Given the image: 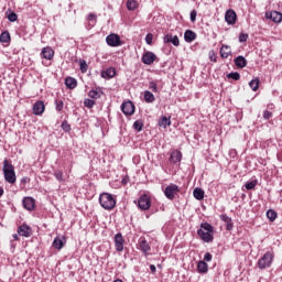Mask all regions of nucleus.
<instances>
[{
	"instance_id": "1",
	"label": "nucleus",
	"mask_w": 282,
	"mask_h": 282,
	"mask_svg": "<svg viewBox=\"0 0 282 282\" xmlns=\"http://www.w3.org/2000/svg\"><path fill=\"white\" fill-rule=\"evenodd\" d=\"M197 235L204 243H213L215 239V228L209 223H202Z\"/></svg>"
},
{
	"instance_id": "2",
	"label": "nucleus",
	"mask_w": 282,
	"mask_h": 282,
	"mask_svg": "<svg viewBox=\"0 0 282 282\" xmlns=\"http://www.w3.org/2000/svg\"><path fill=\"white\" fill-rule=\"evenodd\" d=\"M2 171L6 182H8L9 184L17 183V172H14V165H12V162L6 159L3 161Z\"/></svg>"
},
{
	"instance_id": "3",
	"label": "nucleus",
	"mask_w": 282,
	"mask_h": 282,
	"mask_svg": "<svg viewBox=\"0 0 282 282\" xmlns=\"http://www.w3.org/2000/svg\"><path fill=\"white\" fill-rule=\"evenodd\" d=\"M99 204L105 210H113L116 208V198L109 193H102L99 195Z\"/></svg>"
},
{
	"instance_id": "4",
	"label": "nucleus",
	"mask_w": 282,
	"mask_h": 282,
	"mask_svg": "<svg viewBox=\"0 0 282 282\" xmlns=\"http://www.w3.org/2000/svg\"><path fill=\"white\" fill-rule=\"evenodd\" d=\"M274 261V251H267L257 262L259 270H268L272 268Z\"/></svg>"
},
{
	"instance_id": "5",
	"label": "nucleus",
	"mask_w": 282,
	"mask_h": 282,
	"mask_svg": "<svg viewBox=\"0 0 282 282\" xmlns=\"http://www.w3.org/2000/svg\"><path fill=\"white\" fill-rule=\"evenodd\" d=\"M106 43L109 47H120L122 45V40H120V35L111 33L107 35Z\"/></svg>"
},
{
	"instance_id": "6",
	"label": "nucleus",
	"mask_w": 282,
	"mask_h": 282,
	"mask_svg": "<svg viewBox=\"0 0 282 282\" xmlns=\"http://www.w3.org/2000/svg\"><path fill=\"white\" fill-rule=\"evenodd\" d=\"M177 193H180V186L173 183L167 185L164 189L165 197L171 200L175 199V196L177 195Z\"/></svg>"
},
{
	"instance_id": "7",
	"label": "nucleus",
	"mask_w": 282,
	"mask_h": 282,
	"mask_svg": "<svg viewBox=\"0 0 282 282\" xmlns=\"http://www.w3.org/2000/svg\"><path fill=\"white\" fill-rule=\"evenodd\" d=\"M141 61L144 65H153L155 61H158V55L151 51H148L142 55Z\"/></svg>"
},
{
	"instance_id": "8",
	"label": "nucleus",
	"mask_w": 282,
	"mask_h": 282,
	"mask_svg": "<svg viewBox=\"0 0 282 282\" xmlns=\"http://www.w3.org/2000/svg\"><path fill=\"white\" fill-rule=\"evenodd\" d=\"M138 206L141 210H149V208H151V198L147 194L141 195L138 200Z\"/></svg>"
},
{
	"instance_id": "9",
	"label": "nucleus",
	"mask_w": 282,
	"mask_h": 282,
	"mask_svg": "<svg viewBox=\"0 0 282 282\" xmlns=\"http://www.w3.org/2000/svg\"><path fill=\"white\" fill-rule=\"evenodd\" d=\"M139 250L143 252L144 257H149L151 252V245L147 241V238L141 237L139 239Z\"/></svg>"
},
{
	"instance_id": "10",
	"label": "nucleus",
	"mask_w": 282,
	"mask_h": 282,
	"mask_svg": "<svg viewBox=\"0 0 282 282\" xmlns=\"http://www.w3.org/2000/svg\"><path fill=\"white\" fill-rule=\"evenodd\" d=\"M121 111L124 116H133L135 113V106L131 101H126L121 105Z\"/></svg>"
},
{
	"instance_id": "11",
	"label": "nucleus",
	"mask_w": 282,
	"mask_h": 282,
	"mask_svg": "<svg viewBox=\"0 0 282 282\" xmlns=\"http://www.w3.org/2000/svg\"><path fill=\"white\" fill-rule=\"evenodd\" d=\"M225 21L228 25H235L237 23V12L232 9L227 10L225 13Z\"/></svg>"
},
{
	"instance_id": "12",
	"label": "nucleus",
	"mask_w": 282,
	"mask_h": 282,
	"mask_svg": "<svg viewBox=\"0 0 282 282\" xmlns=\"http://www.w3.org/2000/svg\"><path fill=\"white\" fill-rule=\"evenodd\" d=\"M115 248L117 252H122V250H124V237H122V234L120 232L115 235Z\"/></svg>"
},
{
	"instance_id": "13",
	"label": "nucleus",
	"mask_w": 282,
	"mask_h": 282,
	"mask_svg": "<svg viewBox=\"0 0 282 282\" xmlns=\"http://www.w3.org/2000/svg\"><path fill=\"white\" fill-rule=\"evenodd\" d=\"M265 19H270L273 23H281L282 22V13L279 11H268L265 13Z\"/></svg>"
},
{
	"instance_id": "14",
	"label": "nucleus",
	"mask_w": 282,
	"mask_h": 282,
	"mask_svg": "<svg viewBox=\"0 0 282 282\" xmlns=\"http://www.w3.org/2000/svg\"><path fill=\"white\" fill-rule=\"evenodd\" d=\"M43 113H45V102H43V100H39L33 105V115L43 116Z\"/></svg>"
},
{
	"instance_id": "15",
	"label": "nucleus",
	"mask_w": 282,
	"mask_h": 282,
	"mask_svg": "<svg viewBox=\"0 0 282 282\" xmlns=\"http://www.w3.org/2000/svg\"><path fill=\"white\" fill-rule=\"evenodd\" d=\"M23 207L26 210H34V207L36 206V200L33 197H24L22 200Z\"/></svg>"
},
{
	"instance_id": "16",
	"label": "nucleus",
	"mask_w": 282,
	"mask_h": 282,
	"mask_svg": "<svg viewBox=\"0 0 282 282\" xmlns=\"http://www.w3.org/2000/svg\"><path fill=\"white\" fill-rule=\"evenodd\" d=\"M171 164H180L182 162V152L180 150H173L170 154Z\"/></svg>"
},
{
	"instance_id": "17",
	"label": "nucleus",
	"mask_w": 282,
	"mask_h": 282,
	"mask_svg": "<svg viewBox=\"0 0 282 282\" xmlns=\"http://www.w3.org/2000/svg\"><path fill=\"white\" fill-rule=\"evenodd\" d=\"M41 57L45 58V61H52L54 58V51L50 46H45L42 48Z\"/></svg>"
},
{
	"instance_id": "18",
	"label": "nucleus",
	"mask_w": 282,
	"mask_h": 282,
	"mask_svg": "<svg viewBox=\"0 0 282 282\" xmlns=\"http://www.w3.org/2000/svg\"><path fill=\"white\" fill-rule=\"evenodd\" d=\"M164 43H172L175 47H180V37L177 35L166 34L163 37Z\"/></svg>"
},
{
	"instance_id": "19",
	"label": "nucleus",
	"mask_w": 282,
	"mask_h": 282,
	"mask_svg": "<svg viewBox=\"0 0 282 282\" xmlns=\"http://www.w3.org/2000/svg\"><path fill=\"white\" fill-rule=\"evenodd\" d=\"M18 234L21 237H30V235H32V228L28 225H22L18 228Z\"/></svg>"
},
{
	"instance_id": "20",
	"label": "nucleus",
	"mask_w": 282,
	"mask_h": 282,
	"mask_svg": "<svg viewBox=\"0 0 282 282\" xmlns=\"http://www.w3.org/2000/svg\"><path fill=\"white\" fill-rule=\"evenodd\" d=\"M234 63H235L236 67H239L240 69H243V67H246L248 65V61L246 59V57H243L241 55L236 57L234 59Z\"/></svg>"
},
{
	"instance_id": "21",
	"label": "nucleus",
	"mask_w": 282,
	"mask_h": 282,
	"mask_svg": "<svg viewBox=\"0 0 282 282\" xmlns=\"http://www.w3.org/2000/svg\"><path fill=\"white\" fill-rule=\"evenodd\" d=\"M65 85L67 89H76V87H78V80H76L74 77H66Z\"/></svg>"
},
{
	"instance_id": "22",
	"label": "nucleus",
	"mask_w": 282,
	"mask_h": 282,
	"mask_svg": "<svg viewBox=\"0 0 282 282\" xmlns=\"http://www.w3.org/2000/svg\"><path fill=\"white\" fill-rule=\"evenodd\" d=\"M220 219L221 221L226 223L227 230H232V228H235V225L232 224V218L228 217V215L226 214L220 215Z\"/></svg>"
},
{
	"instance_id": "23",
	"label": "nucleus",
	"mask_w": 282,
	"mask_h": 282,
	"mask_svg": "<svg viewBox=\"0 0 282 282\" xmlns=\"http://www.w3.org/2000/svg\"><path fill=\"white\" fill-rule=\"evenodd\" d=\"M232 54V50L230 48L229 45L224 44L220 47V56L221 58H228V56H230Z\"/></svg>"
},
{
	"instance_id": "24",
	"label": "nucleus",
	"mask_w": 282,
	"mask_h": 282,
	"mask_svg": "<svg viewBox=\"0 0 282 282\" xmlns=\"http://www.w3.org/2000/svg\"><path fill=\"white\" fill-rule=\"evenodd\" d=\"M52 246L53 248H55V250H63L65 241L63 240V238L56 237L54 238Z\"/></svg>"
},
{
	"instance_id": "25",
	"label": "nucleus",
	"mask_w": 282,
	"mask_h": 282,
	"mask_svg": "<svg viewBox=\"0 0 282 282\" xmlns=\"http://www.w3.org/2000/svg\"><path fill=\"white\" fill-rule=\"evenodd\" d=\"M184 39L186 43H193V41H195V39H197V34H195V32L187 30L184 33Z\"/></svg>"
},
{
	"instance_id": "26",
	"label": "nucleus",
	"mask_w": 282,
	"mask_h": 282,
	"mask_svg": "<svg viewBox=\"0 0 282 282\" xmlns=\"http://www.w3.org/2000/svg\"><path fill=\"white\" fill-rule=\"evenodd\" d=\"M88 96L89 98H93V100H98V98L102 96V91L100 90V87H97L95 89L89 90Z\"/></svg>"
},
{
	"instance_id": "27",
	"label": "nucleus",
	"mask_w": 282,
	"mask_h": 282,
	"mask_svg": "<svg viewBox=\"0 0 282 282\" xmlns=\"http://www.w3.org/2000/svg\"><path fill=\"white\" fill-rule=\"evenodd\" d=\"M197 270L199 274H206L208 272V263H206L204 260L198 261Z\"/></svg>"
},
{
	"instance_id": "28",
	"label": "nucleus",
	"mask_w": 282,
	"mask_h": 282,
	"mask_svg": "<svg viewBox=\"0 0 282 282\" xmlns=\"http://www.w3.org/2000/svg\"><path fill=\"white\" fill-rule=\"evenodd\" d=\"M116 76V68L109 67L108 69L101 72V78H113Z\"/></svg>"
},
{
	"instance_id": "29",
	"label": "nucleus",
	"mask_w": 282,
	"mask_h": 282,
	"mask_svg": "<svg viewBox=\"0 0 282 282\" xmlns=\"http://www.w3.org/2000/svg\"><path fill=\"white\" fill-rule=\"evenodd\" d=\"M143 98L148 104L155 102V95H153V93H151L150 90H145L143 93Z\"/></svg>"
},
{
	"instance_id": "30",
	"label": "nucleus",
	"mask_w": 282,
	"mask_h": 282,
	"mask_svg": "<svg viewBox=\"0 0 282 282\" xmlns=\"http://www.w3.org/2000/svg\"><path fill=\"white\" fill-rule=\"evenodd\" d=\"M87 21L89 23V26L94 28V25H96V23H98V15H96V13H89L87 15Z\"/></svg>"
},
{
	"instance_id": "31",
	"label": "nucleus",
	"mask_w": 282,
	"mask_h": 282,
	"mask_svg": "<svg viewBox=\"0 0 282 282\" xmlns=\"http://www.w3.org/2000/svg\"><path fill=\"white\" fill-rule=\"evenodd\" d=\"M193 195L195 197V199H198V202H202V199H204V189L196 187L194 188Z\"/></svg>"
},
{
	"instance_id": "32",
	"label": "nucleus",
	"mask_w": 282,
	"mask_h": 282,
	"mask_svg": "<svg viewBox=\"0 0 282 282\" xmlns=\"http://www.w3.org/2000/svg\"><path fill=\"white\" fill-rule=\"evenodd\" d=\"M126 6L130 12H133V10H138V0H128Z\"/></svg>"
},
{
	"instance_id": "33",
	"label": "nucleus",
	"mask_w": 282,
	"mask_h": 282,
	"mask_svg": "<svg viewBox=\"0 0 282 282\" xmlns=\"http://www.w3.org/2000/svg\"><path fill=\"white\" fill-rule=\"evenodd\" d=\"M159 126L163 127V129H166V127H171V119L166 118L165 116L161 117L159 120Z\"/></svg>"
},
{
	"instance_id": "34",
	"label": "nucleus",
	"mask_w": 282,
	"mask_h": 282,
	"mask_svg": "<svg viewBox=\"0 0 282 282\" xmlns=\"http://www.w3.org/2000/svg\"><path fill=\"white\" fill-rule=\"evenodd\" d=\"M260 83L261 82L259 80V78L251 79L249 82V87L252 89V91H258Z\"/></svg>"
},
{
	"instance_id": "35",
	"label": "nucleus",
	"mask_w": 282,
	"mask_h": 282,
	"mask_svg": "<svg viewBox=\"0 0 282 282\" xmlns=\"http://www.w3.org/2000/svg\"><path fill=\"white\" fill-rule=\"evenodd\" d=\"M0 43H10V32L4 31L0 34Z\"/></svg>"
},
{
	"instance_id": "36",
	"label": "nucleus",
	"mask_w": 282,
	"mask_h": 282,
	"mask_svg": "<svg viewBox=\"0 0 282 282\" xmlns=\"http://www.w3.org/2000/svg\"><path fill=\"white\" fill-rule=\"evenodd\" d=\"M79 69L82 74H87V69H89V66L87 65V62L85 59L79 61Z\"/></svg>"
},
{
	"instance_id": "37",
	"label": "nucleus",
	"mask_w": 282,
	"mask_h": 282,
	"mask_svg": "<svg viewBox=\"0 0 282 282\" xmlns=\"http://www.w3.org/2000/svg\"><path fill=\"white\" fill-rule=\"evenodd\" d=\"M258 183H259V182H258L257 180L251 181V182H248V183L245 184V188H246L247 191H254V188H257V184H258Z\"/></svg>"
},
{
	"instance_id": "38",
	"label": "nucleus",
	"mask_w": 282,
	"mask_h": 282,
	"mask_svg": "<svg viewBox=\"0 0 282 282\" xmlns=\"http://www.w3.org/2000/svg\"><path fill=\"white\" fill-rule=\"evenodd\" d=\"M96 106V100L94 99H85L84 100V107L87 109H93Z\"/></svg>"
},
{
	"instance_id": "39",
	"label": "nucleus",
	"mask_w": 282,
	"mask_h": 282,
	"mask_svg": "<svg viewBox=\"0 0 282 282\" xmlns=\"http://www.w3.org/2000/svg\"><path fill=\"white\" fill-rule=\"evenodd\" d=\"M54 177L57 180V182H65V178L63 177V171L61 170L54 172Z\"/></svg>"
},
{
	"instance_id": "40",
	"label": "nucleus",
	"mask_w": 282,
	"mask_h": 282,
	"mask_svg": "<svg viewBox=\"0 0 282 282\" xmlns=\"http://www.w3.org/2000/svg\"><path fill=\"white\" fill-rule=\"evenodd\" d=\"M267 217L269 220L274 221L276 219V212H274L273 209H269L267 212Z\"/></svg>"
},
{
	"instance_id": "41",
	"label": "nucleus",
	"mask_w": 282,
	"mask_h": 282,
	"mask_svg": "<svg viewBox=\"0 0 282 282\" xmlns=\"http://www.w3.org/2000/svg\"><path fill=\"white\" fill-rule=\"evenodd\" d=\"M144 127V123L141 120H137L133 123V129L135 131H142V128Z\"/></svg>"
},
{
	"instance_id": "42",
	"label": "nucleus",
	"mask_w": 282,
	"mask_h": 282,
	"mask_svg": "<svg viewBox=\"0 0 282 282\" xmlns=\"http://www.w3.org/2000/svg\"><path fill=\"white\" fill-rule=\"evenodd\" d=\"M227 78H231L232 80H239L241 78V75L237 72L227 74Z\"/></svg>"
},
{
	"instance_id": "43",
	"label": "nucleus",
	"mask_w": 282,
	"mask_h": 282,
	"mask_svg": "<svg viewBox=\"0 0 282 282\" xmlns=\"http://www.w3.org/2000/svg\"><path fill=\"white\" fill-rule=\"evenodd\" d=\"M65 107V104H63V100L61 99H55V109L56 111H61Z\"/></svg>"
},
{
	"instance_id": "44",
	"label": "nucleus",
	"mask_w": 282,
	"mask_h": 282,
	"mask_svg": "<svg viewBox=\"0 0 282 282\" xmlns=\"http://www.w3.org/2000/svg\"><path fill=\"white\" fill-rule=\"evenodd\" d=\"M8 20L11 22V23H14V21H17L19 19V15H17L15 12H10L8 15H7Z\"/></svg>"
},
{
	"instance_id": "45",
	"label": "nucleus",
	"mask_w": 282,
	"mask_h": 282,
	"mask_svg": "<svg viewBox=\"0 0 282 282\" xmlns=\"http://www.w3.org/2000/svg\"><path fill=\"white\" fill-rule=\"evenodd\" d=\"M149 89H151L154 94H158V83L153 80L149 82Z\"/></svg>"
},
{
	"instance_id": "46",
	"label": "nucleus",
	"mask_w": 282,
	"mask_h": 282,
	"mask_svg": "<svg viewBox=\"0 0 282 282\" xmlns=\"http://www.w3.org/2000/svg\"><path fill=\"white\" fill-rule=\"evenodd\" d=\"M62 129H63V131H65V133H69V131H72V126H69V123H67V121H63Z\"/></svg>"
},
{
	"instance_id": "47",
	"label": "nucleus",
	"mask_w": 282,
	"mask_h": 282,
	"mask_svg": "<svg viewBox=\"0 0 282 282\" xmlns=\"http://www.w3.org/2000/svg\"><path fill=\"white\" fill-rule=\"evenodd\" d=\"M246 41H248V34L247 33H240L239 43H246Z\"/></svg>"
},
{
	"instance_id": "48",
	"label": "nucleus",
	"mask_w": 282,
	"mask_h": 282,
	"mask_svg": "<svg viewBox=\"0 0 282 282\" xmlns=\"http://www.w3.org/2000/svg\"><path fill=\"white\" fill-rule=\"evenodd\" d=\"M145 43H148V45H151L153 43V34L148 33L145 35Z\"/></svg>"
},
{
	"instance_id": "49",
	"label": "nucleus",
	"mask_w": 282,
	"mask_h": 282,
	"mask_svg": "<svg viewBox=\"0 0 282 282\" xmlns=\"http://www.w3.org/2000/svg\"><path fill=\"white\" fill-rule=\"evenodd\" d=\"M203 261H205L207 263L213 261V254H210V252H206Z\"/></svg>"
},
{
	"instance_id": "50",
	"label": "nucleus",
	"mask_w": 282,
	"mask_h": 282,
	"mask_svg": "<svg viewBox=\"0 0 282 282\" xmlns=\"http://www.w3.org/2000/svg\"><path fill=\"white\" fill-rule=\"evenodd\" d=\"M191 21L192 23H195V21H197V11L193 10L191 12Z\"/></svg>"
},
{
	"instance_id": "51",
	"label": "nucleus",
	"mask_w": 282,
	"mask_h": 282,
	"mask_svg": "<svg viewBox=\"0 0 282 282\" xmlns=\"http://www.w3.org/2000/svg\"><path fill=\"white\" fill-rule=\"evenodd\" d=\"M263 118L264 120H270V118H272V112H270V110H264Z\"/></svg>"
},
{
	"instance_id": "52",
	"label": "nucleus",
	"mask_w": 282,
	"mask_h": 282,
	"mask_svg": "<svg viewBox=\"0 0 282 282\" xmlns=\"http://www.w3.org/2000/svg\"><path fill=\"white\" fill-rule=\"evenodd\" d=\"M129 182V176H124L122 180H121V184H123V186H127V183Z\"/></svg>"
},
{
	"instance_id": "53",
	"label": "nucleus",
	"mask_w": 282,
	"mask_h": 282,
	"mask_svg": "<svg viewBox=\"0 0 282 282\" xmlns=\"http://www.w3.org/2000/svg\"><path fill=\"white\" fill-rule=\"evenodd\" d=\"M30 182V177L25 176L21 178V184H28Z\"/></svg>"
},
{
	"instance_id": "54",
	"label": "nucleus",
	"mask_w": 282,
	"mask_h": 282,
	"mask_svg": "<svg viewBox=\"0 0 282 282\" xmlns=\"http://www.w3.org/2000/svg\"><path fill=\"white\" fill-rule=\"evenodd\" d=\"M150 270H151V272H153V273L158 272V269L155 268L154 264H151V265H150Z\"/></svg>"
},
{
	"instance_id": "55",
	"label": "nucleus",
	"mask_w": 282,
	"mask_h": 282,
	"mask_svg": "<svg viewBox=\"0 0 282 282\" xmlns=\"http://www.w3.org/2000/svg\"><path fill=\"white\" fill-rule=\"evenodd\" d=\"M210 61H214V63H217V57L215 56V53H212Z\"/></svg>"
},
{
	"instance_id": "56",
	"label": "nucleus",
	"mask_w": 282,
	"mask_h": 282,
	"mask_svg": "<svg viewBox=\"0 0 282 282\" xmlns=\"http://www.w3.org/2000/svg\"><path fill=\"white\" fill-rule=\"evenodd\" d=\"M12 237H13L14 241H19V235L18 234H13Z\"/></svg>"
},
{
	"instance_id": "57",
	"label": "nucleus",
	"mask_w": 282,
	"mask_h": 282,
	"mask_svg": "<svg viewBox=\"0 0 282 282\" xmlns=\"http://www.w3.org/2000/svg\"><path fill=\"white\" fill-rule=\"evenodd\" d=\"M3 193H4L3 187H0V197H3Z\"/></svg>"
}]
</instances>
